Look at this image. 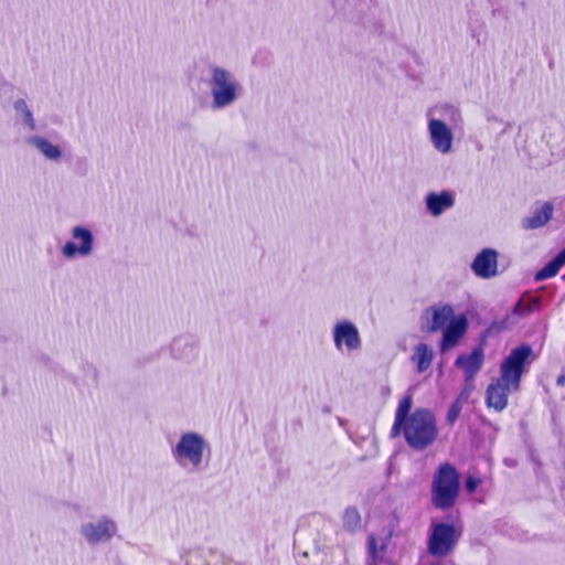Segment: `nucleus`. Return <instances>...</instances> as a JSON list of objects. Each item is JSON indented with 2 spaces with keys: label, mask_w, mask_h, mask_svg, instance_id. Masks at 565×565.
<instances>
[{
  "label": "nucleus",
  "mask_w": 565,
  "mask_h": 565,
  "mask_svg": "<svg viewBox=\"0 0 565 565\" xmlns=\"http://www.w3.org/2000/svg\"><path fill=\"white\" fill-rule=\"evenodd\" d=\"M532 348L520 345L510 351L500 364V375L493 379L486 391V403L489 408L502 412L508 405L511 393L519 391L522 375L532 362Z\"/></svg>",
  "instance_id": "nucleus-1"
},
{
  "label": "nucleus",
  "mask_w": 565,
  "mask_h": 565,
  "mask_svg": "<svg viewBox=\"0 0 565 565\" xmlns=\"http://www.w3.org/2000/svg\"><path fill=\"white\" fill-rule=\"evenodd\" d=\"M427 135L434 150L447 156L454 151L455 132L451 124L462 121V115L458 107L443 103L429 107L426 111Z\"/></svg>",
  "instance_id": "nucleus-2"
},
{
  "label": "nucleus",
  "mask_w": 565,
  "mask_h": 565,
  "mask_svg": "<svg viewBox=\"0 0 565 565\" xmlns=\"http://www.w3.org/2000/svg\"><path fill=\"white\" fill-rule=\"evenodd\" d=\"M423 328L427 332L443 330V339L439 345L444 353L455 348L467 331L466 316H455L454 308L447 303H440L427 308L423 316Z\"/></svg>",
  "instance_id": "nucleus-3"
},
{
  "label": "nucleus",
  "mask_w": 565,
  "mask_h": 565,
  "mask_svg": "<svg viewBox=\"0 0 565 565\" xmlns=\"http://www.w3.org/2000/svg\"><path fill=\"white\" fill-rule=\"evenodd\" d=\"M170 452L179 468L190 473H199L209 466L211 447L202 434L186 430L171 445Z\"/></svg>",
  "instance_id": "nucleus-4"
},
{
  "label": "nucleus",
  "mask_w": 565,
  "mask_h": 565,
  "mask_svg": "<svg viewBox=\"0 0 565 565\" xmlns=\"http://www.w3.org/2000/svg\"><path fill=\"white\" fill-rule=\"evenodd\" d=\"M207 83L212 110H222L233 106L244 93V87L236 75L216 64L209 65Z\"/></svg>",
  "instance_id": "nucleus-5"
},
{
  "label": "nucleus",
  "mask_w": 565,
  "mask_h": 565,
  "mask_svg": "<svg viewBox=\"0 0 565 565\" xmlns=\"http://www.w3.org/2000/svg\"><path fill=\"white\" fill-rule=\"evenodd\" d=\"M399 429L403 430L406 443L416 450L427 448L437 437L436 419L428 409H416Z\"/></svg>",
  "instance_id": "nucleus-6"
},
{
  "label": "nucleus",
  "mask_w": 565,
  "mask_h": 565,
  "mask_svg": "<svg viewBox=\"0 0 565 565\" xmlns=\"http://www.w3.org/2000/svg\"><path fill=\"white\" fill-rule=\"evenodd\" d=\"M459 494V476L449 463L438 467L431 482V502L440 510L451 508Z\"/></svg>",
  "instance_id": "nucleus-7"
},
{
  "label": "nucleus",
  "mask_w": 565,
  "mask_h": 565,
  "mask_svg": "<svg viewBox=\"0 0 565 565\" xmlns=\"http://www.w3.org/2000/svg\"><path fill=\"white\" fill-rule=\"evenodd\" d=\"M96 249L93 231L86 225H74L70 230V239L61 247L62 256L67 260L88 258Z\"/></svg>",
  "instance_id": "nucleus-8"
},
{
  "label": "nucleus",
  "mask_w": 565,
  "mask_h": 565,
  "mask_svg": "<svg viewBox=\"0 0 565 565\" xmlns=\"http://www.w3.org/2000/svg\"><path fill=\"white\" fill-rule=\"evenodd\" d=\"M78 533L89 546L109 543L118 533L117 522L109 515L102 514L81 524Z\"/></svg>",
  "instance_id": "nucleus-9"
},
{
  "label": "nucleus",
  "mask_w": 565,
  "mask_h": 565,
  "mask_svg": "<svg viewBox=\"0 0 565 565\" xmlns=\"http://www.w3.org/2000/svg\"><path fill=\"white\" fill-rule=\"evenodd\" d=\"M458 536L454 525L446 523L433 524L427 550L435 557H446L454 551Z\"/></svg>",
  "instance_id": "nucleus-10"
},
{
  "label": "nucleus",
  "mask_w": 565,
  "mask_h": 565,
  "mask_svg": "<svg viewBox=\"0 0 565 565\" xmlns=\"http://www.w3.org/2000/svg\"><path fill=\"white\" fill-rule=\"evenodd\" d=\"M334 348L351 353L361 349V335L358 327L350 320L337 321L332 328Z\"/></svg>",
  "instance_id": "nucleus-11"
},
{
  "label": "nucleus",
  "mask_w": 565,
  "mask_h": 565,
  "mask_svg": "<svg viewBox=\"0 0 565 565\" xmlns=\"http://www.w3.org/2000/svg\"><path fill=\"white\" fill-rule=\"evenodd\" d=\"M25 142L47 161L58 163L64 158L62 145L53 142L47 137L32 135L25 139Z\"/></svg>",
  "instance_id": "nucleus-12"
},
{
  "label": "nucleus",
  "mask_w": 565,
  "mask_h": 565,
  "mask_svg": "<svg viewBox=\"0 0 565 565\" xmlns=\"http://www.w3.org/2000/svg\"><path fill=\"white\" fill-rule=\"evenodd\" d=\"M471 268L473 273L483 279L497 276L498 274V253L494 249L486 248L475 258Z\"/></svg>",
  "instance_id": "nucleus-13"
},
{
  "label": "nucleus",
  "mask_w": 565,
  "mask_h": 565,
  "mask_svg": "<svg viewBox=\"0 0 565 565\" xmlns=\"http://www.w3.org/2000/svg\"><path fill=\"white\" fill-rule=\"evenodd\" d=\"M425 205L431 216L438 217L455 205V196L450 191L429 192L425 196Z\"/></svg>",
  "instance_id": "nucleus-14"
},
{
  "label": "nucleus",
  "mask_w": 565,
  "mask_h": 565,
  "mask_svg": "<svg viewBox=\"0 0 565 565\" xmlns=\"http://www.w3.org/2000/svg\"><path fill=\"white\" fill-rule=\"evenodd\" d=\"M483 358L482 349L477 348L469 354L459 355L456 360V365L463 371L466 380L471 381L481 369Z\"/></svg>",
  "instance_id": "nucleus-15"
},
{
  "label": "nucleus",
  "mask_w": 565,
  "mask_h": 565,
  "mask_svg": "<svg viewBox=\"0 0 565 565\" xmlns=\"http://www.w3.org/2000/svg\"><path fill=\"white\" fill-rule=\"evenodd\" d=\"M434 350L430 345L419 342L414 345L411 362L415 365L417 373L426 372L433 363Z\"/></svg>",
  "instance_id": "nucleus-16"
},
{
  "label": "nucleus",
  "mask_w": 565,
  "mask_h": 565,
  "mask_svg": "<svg viewBox=\"0 0 565 565\" xmlns=\"http://www.w3.org/2000/svg\"><path fill=\"white\" fill-rule=\"evenodd\" d=\"M186 565H235L230 559L213 550L202 551L200 553L191 554L186 561Z\"/></svg>",
  "instance_id": "nucleus-17"
},
{
  "label": "nucleus",
  "mask_w": 565,
  "mask_h": 565,
  "mask_svg": "<svg viewBox=\"0 0 565 565\" xmlns=\"http://www.w3.org/2000/svg\"><path fill=\"white\" fill-rule=\"evenodd\" d=\"M553 215V205L548 202H545L537 206L533 213L524 218L523 226L525 228H539L545 225Z\"/></svg>",
  "instance_id": "nucleus-18"
},
{
  "label": "nucleus",
  "mask_w": 565,
  "mask_h": 565,
  "mask_svg": "<svg viewBox=\"0 0 565 565\" xmlns=\"http://www.w3.org/2000/svg\"><path fill=\"white\" fill-rule=\"evenodd\" d=\"M13 109L22 126L29 130H35L36 122L32 109L24 98H17L13 102Z\"/></svg>",
  "instance_id": "nucleus-19"
},
{
  "label": "nucleus",
  "mask_w": 565,
  "mask_h": 565,
  "mask_svg": "<svg viewBox=\"0 0 565 565\" xmlns=\"http://www.w3.org/2000/svg\"><path fill=\"white\" fill-rule=\"evenodd\" d=\"M171 350L177 359H190L196 353V345L189 338H177L171 344Z\"/></svg>",
  "instance_id": "nucleus-20"
},
{
  "label": "nucleus",
  "mask_w": 565,
  "mask_h": 565,
  "mask_svg": "<svg viewBox=\"0 0 565 565\" xmlns=\"http://www.w3.org/2000/svg\"><path fill=\"white\" fill-rule=\"evenodd\" d=\"M412 407V397L409 395L404 396L397 407L395 415V423L393 426V433L396 434L399 427L408 418L407 414Z\"/></svg>",
  "instance_id": "nucleus-21"
},
{
  "label": "nucleus",
  "mask_w": 565,
  "mask_h": 565,
  "mask_svg": "<svg viewBox=\"0 0 565 565\" xmlns=\"http://www.w3.org/2000/svg\"><path fill=\"white\" fill-rule=\"evenodd\" d=\"M343 526L350 532H356L362 527L360 512L352 507L345 509L343 514Z\"/></svg>",
  "instance_id": "nucleus-22"
},
{
  "label": "nucleus",
  "mask_w": 565,
  "mask_h": 565,
  "mask_svg": "<svg viewBox=\"0 0 565 565\" xmlns=\"http://www.w3.org/2000/svg\"><path fill=\"white\" fill-rule=\"evenodd\" d=\"M561 267L556 265L553 260H551L546 266H544L541 270H539L535 275L536 280H544L555 276Z\"/></svg>",
  "instance_id": "nucleus-23"
},
{
  "label": "nucleus",
  "mask_w": 565,
  "mask_h": 565,
  "mask_svg": "<svg viewBox=\"0 0 565 565\" xmlns=\"http://www.w3.org/2000/svg\"><path fill=\"white\" fill-rule=\"evenodd\" d=\"M379 559L377 543L373 535L369 537V561L366 565H376Z\"/></svg>",
  "instance_id": "nucleus-24"
},
{
  "label": "nucleus",
  "mask_w": 565,
  "mask_h": 565,
  "mask_svg": "<svg viewBox=\"0 0 565 565\" xmlns=\"http://www.w3.org/2000/svg\"><path fill=\"white\" fill-rule=\"evenodd\" d=\"M461 412V404H460V401L458 399L457 402H455L450 408L448 409V413H447V420L452 424L459 416Z\"/></svg>",
  "instance_id": "nucleus-25"
},
{
  "label": "nucleus",
  "mask_w": 565,
  "mask_h": 565,
  "mask_svg": "<svg viewBox=\"0 0 565 565\" xmlns=\"http://www.w3.org/2000/svg\"><path fill=\"white\" fill-rule=\"evenodd\" d=\"M480 479L478 478H475V477H469L466 481V489L469 493H472L477 488L478 486L480 484Z\"/></svg>",
  "instance_id": "nucleus-26"
},
{
  "label": "nucleus",
  "mask_w": 565,
  "mask_h": 565,
  "mask_svg": "<svg viewBox=\"0 0 565 565\" xmlns=\"http://www.w3.org/2000/svg\"><path fill=\"white\" fill-rule=\"evenodd\" d=\"M553 262L562 267L565 264V249L558 253V255L553 259Z\"/></svg>",
  "instance_id": "nucleus-27"
},
{
  "label": "nucleus",
  "mask_w": 565,
  "mask_h": 565,
  "mask_svg": "<svg viewBox=\"0 0 565 565\" xmlns=\"http://www.w3.org/2000/svg\"><path fill=\"white\" fill-rule=\"evenodd\" d=\"M553 262L562 267L565 264V249L558 253V255L553 259Z\"/></svg>",
  "instance_id": "nucleus-28"
},
{
  "label": "nucleus",
  "mask_w": 565,
  "mask_h": 565,
  "mask_svg": "<svg viewBox=\"0 0 565 565\" xmlns=\"http://www.w3.org/2000/svg\"><path fill=\"white\" fill-rule=\"evenodd\" d=\"M469 396V390H465L461 394H460V398H468Z\"/></svg>",
  "instance_id": "nucleus-29"
}]
</instances>
